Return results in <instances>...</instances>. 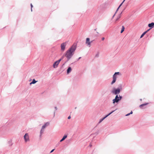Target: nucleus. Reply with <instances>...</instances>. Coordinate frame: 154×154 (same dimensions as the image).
Instances as JSON below:
<instances>
[{
  "label": "nucleus",
  "instance_id": "f257e3e1",
  "mask_svg": "<svg viewBox=\"0 0 154 154\" xmlns=\"http://www.w3.org/2000/svg\"><path fill=\"white\" fill-rule=\"evenodd\" d=\"M76 47L75 45H72L67 51L65 56L68 60L74 54V52L76 49Z\"/></svg>",
  "mask_w": 154,
  "mask_h": 154
},
{
  "label": "nucleus",
  "instance_id": "9b49d317",
  "mask_svg": "<svg viewBox=\"0 0 154 154\" xmlns=\"http://www.w3.org/2000/svg\"><path fill=\"white\" fill-rule=\"evenodd\" d=\"M154 26V23H149L148 24V26L149 27H153Z\"/></svg>",
  "mask_w": 154,
  "mask_h": 154
},
{
  "label": "nucleus",
  "instance_id": "4be33fe9",
  "mask_svg": "<svg viewBox=\"0 0 154 154\" xmlns=\"http://www.w3.org/2000/svg\"><path fill=\"white\" fill-rule=\"evenodd\" d=\"M105 39V38L103 37H102L101 38V39L102 41H103Z\"/></svg>",
  "mask_w": 154,
  "mask_h": 154
},
{
  "label": "nucleus",
  "instance_id": "a878e982",
  "mask_svg": "<svg viewBox=\"0 0 154 154\" xmlns=\"http://www.w3.org/2000/svg\"><path fill=\"white\" fill-rule=\"evenodd\" d=\"M81 58V57H79V59H80Z\"/></svg>",
  "mask_w": 154,
  "mask_h": 154
},
{
  "label": "nucleus",
  "instance_id": "f8f14e48",
  "mask_svg": "<svg viewBox=\"0 0 154 154\" xmlns=\"http://www.w3.org/2000/svg\"><path fill=\"white\" fill-rule=\"evenodd\" d=\"M150 29H149L148 30H147L146 31L144 32L142 35H141L140 36V38H142V37H143V36L146 34V33L148 31H149V30Z\"/></svg>",
  "mask_w": 154,
  "mask_h": 154
},
{
  "label": "nucleus",
  "instance_id": "20e7f679",
  "mask_svg": "<svg viewBox=\"0 0 154 154\" xmlns=\"http://www.w3.org/2000/svg\"><path fill=\"white\" fill-rule=\"evenodd\" d=\"M122 97V96H119L118 95H116V96L115 98L113 100V103L114 104L115 103L118 102L120 100Z\"/></svg>",
  "mask_w": 154,
  "mask_h": 154
},
{
  "label": "nucleus",
  "instance_id": "6e6552de",
  "mask_svg": "<svg viewBox=\"0 0 154 154\" xmlns=\"http://www.w3.org/2000/svg\"><path fill=\"white\" fill-rule=\"evenodd\" d=\"M25 141L27 142L29 140V136L28 134L26 133L24 136Z\"/></svg>",
  "mask_w": 154,
  "mask_h": 154
},
{
  "label": "nucleus",
  "instance_id": "423d86ee",
  "mask_svg": "<svg viewBox=\"0 0 154 154\" xmlns=\"http://www.w3.org/2000/svg\"><path fill=\"white\" fill-rule=\"evenodd\" d=\"M92 41H90V39L89 38H87L86 41V44L87 45V46H88L89 47L91 46V43Z\"/></svg>",
  "mask_w": 154,
  "mask_h": 154
},
{
  "label": "nucleus",
  "instance_id": "9d476101",
  "mask_svg": "<svg viewBox=\"0 0 154 154\" xmlns=\"http://www.w3.org/2000/svg\"><path fill=\"white\" fill-rule=\"evenodd\" d=\"M115 111V110L114 111H112L108 115H106L105 117H104L103 119H102L101 120H100V122H101L102 121H103V119H104L106 117H107L108 116H109V115L110 114H111L112 113V112H113L114 111Z\"/></svg>",
  "mask_w": 154,
  "mask_h": 154
},
{
  "label": "nucleus",
  "instance_id": "f03ea898",
  "mask_svg": "<svg viewBox=\"0 0 154 154\" xmlns=\"http://www.w3.org/2000/svg\"><path fill=\"white\" fill-rule=\"evenodd\" d=\"M125 0H124L122 2L120 5L119 7L118 8L116 12L115 13V14H114V15L113 16L112 19H114V23H116L119 20V19L120 18L121 16V14H117V11L119 9V8L120 7V6L122 5V3L124 2L125 1Z\"/></svg>",
  "mask_w": 154,
  "mask_h": 154
},
{
  "label": "nucleus",
  "instance_id": "5701e85b",
  "mask_svg": "<svg viewBox=\"0 0 154 154\" xmlns=\"http://www.w3.org/2000/svg\"><path fill=\"white\" fill-rule=\"evenodd\" d=\"M54 149H52L50 152V153H51L52 152H53L54 151Z\"/></svg>",
  "mask_w": 154,
  "mask_h": 154
},
{
  "label": "nucleus",
  "instance_id": "2eb2a0df",
  "mask_svg": "<svg viewBox=\"0 0 154 154\" xmlns=\"http://www.w3.org/2000/svg\"><path fill=\"white\" fill-rule=\"evenodd\" d=\"M37 82V81H35V79H33V80H32V82H30V85H31L32 84H35V83L36 82Z\"/></svg>",
  "mask_w": 154,
  "mask_h": 154
},
{
  "label": "nucleus",
  "instance_id": "7ed1b4c3",
  "mask_svg": "<svg viewBox=\"0 0 154 154\" xmlns=\"http://www.w3.org/2000/svg\"><path fill=\"white\" fill-rule=\"evenodd\" d=\"M121 75L120 73L119 72H116L113 75V80L112 81L111 84L112 85L116 81V78H117V75Z\"/></svg>",
  "mask_w": 154,
  "mask_h": 154
},
{
  "label": "nucleus",
  "instance_id": "412c9836",
  "mask_svg": "<svg viewBox=\"0 0 154 154\" xmlns=\"http://www.w3.org/2000/svg\"><path fill=\"white\" fill-rule=\"evenodd\" d=\"M31 11H32V8L33 7V6H32V4H31Z\"/></svg>",
  "mask_w": 154,
  "mask_h": 154
},
{
  "label": "nucleus",
  "instance_id": "b1692460",
  "mask_svg": "<svg viewBox=\"0 0 154 154\" xmlns=\"http://www.w3.org/2000/svg\"><path fill=\"white\" fill-rule=\"evenodd\" d=\"M71 118V117L70 116H69L68 117V119H70Z\"/></svg>",
  "mask_w": 154,
  "mask_h": 154
},
{
  "label": "nucleus",
  "instance_id": "0eeeda50",
  "mask_svg": "<svg viewBox=\"0 0 154 154\" xmlns=\"http://www.w3.org/2000/svg\"><path fill=\"white\" fill-rule=\"evenodd\" d=\"M120 90L119 88L115 89L114 90L112 91V93L115 94H117L120 93Z\"/></svg>",
  "mask_w": 154,
  "mask_h": 154
},
{
  "label": "nucleus",
  "instance_id": "4468645a",
  "mask_svg": "<svg viewBox=\"0 0 154 154\" xmlns=\"http://www.w3.org/2000/svg\"><path fill=\"white\" fill-rule=\"evenodd\" d=\"M71 68L70 67H69L67 70V73L69 74L71 71Z\"/></svg>",
  "mask_w": 154,
  "mask_h": 154
},
{
  "label": "nucleus",
  "instance_id": "dca6fc26",
  "mask_svg": "<svg viewBox=\"0 0 154 154\" xmlns=\"http://www.w3.org/2000/svg\"><path fill=\"white\" fill-rule=\"evenodd\" d=\"M124 29H125V27L124 26H122V30L121 31V33H122L124 31Z\"/></svg>",
  "mask_w": 154,
  "mask_h": 154
},
{
  "label": "nucleus",
  "instance_id": "f3484780",
  "mask_svg": "<svg viewBox=\"0 0 154 154\" xmlns=\"http://www.w3.org/2000/svg\"><path fill=\"white\" fill-rule=\"evenodd\" d=\"M148 103H144V104H142L140 106V108H141L142 107L146 105Z\"/></svg>",
  "mask_w": 154,
  "mask_h": 154
},
{
  "label": "nucleus",
  "instance_id": "ddd939ff",
  "mask_svg": "<svg viewBox=\"0 0 154 154\" xmlns=\"http://www.w3.org/2000/svg\"><path fill=\"white\" fill-rule=\"evenodd\" d=\"M67 137V136L66 135H64L63 138L61 139V140H60V142H61L63 140H64Z\"/></svg>",
  "mask_w": 154,
  "mask_h": 154
},
{
  "label": "nucleus",
  "instance_id": "a211bd4d",
  "mask_svg": "<svg viewBox=\"0 0 154 154\" xmlns=\"http://www.w3.org/2000/svg\"><path fill=\"white\" fill-rule=\"evenodd\" d=\"M46 126L45 125H43L42 126V130H41V133H42L43 132V131L42 130V129H44V128H45L46 127Z\"/></svg>",
  "mask_w": 154,
  "mask_h": 154
},
{
  "label": "nucleus",
  "instance_id": "aec40b11",
  "mask_svg": "<svg viewBox=\"0 0 154 154\" xmlns=\"http://www.w3.org/2000/svg\"><path fill=\"white\" fill-rule=\"evenodd\" d=\"M49 123H48V122H47L46 123L45 125L46 126H47L48 125H49Z\"/></svg>",
  "mask_w": 154,
  "mask_h": 154
},
{
  "label": "nucleus",
  "instance_id": "393cba45",
  "mask_svg": "<svg viewBox=\"0 0 154 154\" xmlns=\"http://www.w3.org/2000/svg\"><path fill=\"white\" fill-rule=\"evenodd\" d=\"M99 54H97L96 55V56H97V57H98Z\"/></svg>",
  "mask_w": 154,
  "mask_h": 154
},
{
  "label": "nucleus",
  "instance_id": "6ab92c4d",
  "mask_svg": "<svg viewBox=\"0 0 154 154\" xmlns=\"http://www.w3.org/2000/svg\"><path fill=\"white\" fill-rule=\"evenodd\" d=\"M132 113H133V112L132 111H131V112L130 113H128V114H126V116H128L130 114H132Z\"/></svg>",
  "mask_w": 154,
  "mask_h": 154
},
{
  "label": "nucleus",
  "instance_id": "39448f33",
  "mask_svg": "<svg viewBox=\"0 0 154 154\" xmlns=\"http://www.w3.org/2000/svg\"><path fill=\"white\" fill-rule=\"evenodd\" d=\"M61 60V59H60L59 60L56 61L54 63L53 65V67L54 68H56L57 67L58 65L59 64L60 61Z\"/></svg>",
  "mask_w": 154,
  "mask_h": 154
},
{
  "label": "nucleus",
  "instance_id": "1a4fd4ad",
  "mask_svg": "<svg viewBox=\"0 0 154 154\" xmlns=\"http://www.w3.org/2000/svg\"><path fill=\"white\" fill-rule=\"evenodd\" d=\"M66 44L64 43H62L61 45V49L63 51L65 49L66 46Z\"/></svg>",
  "mask_w": 154,
  "mask_h": 154
}]
</instances>
